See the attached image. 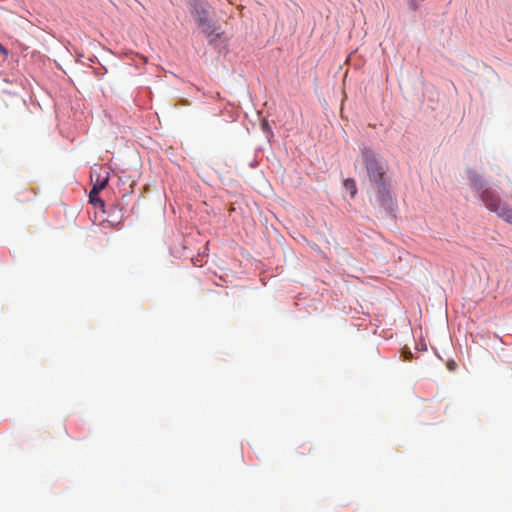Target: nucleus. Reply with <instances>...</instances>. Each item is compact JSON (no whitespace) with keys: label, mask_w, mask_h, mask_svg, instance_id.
<instances>
[{"label":"nucleus","mask_w":512,"mask_h":512,"mask_svg":"<svg viewBox=\"0 0 512 512\" xmlns=\"http://www.w3.org/2000/svg\"><path fill=\"white\" fill-rule=\"evenodd\" d=\"M362 156L370 182L376 191L378 202L384 207H390L392 198L386 186L385 165L380 162L376 155L370 150H363Z\"/></svg>","instance_id":"obj_1"},{"label":"nucleus","mask_w":512,"mask_h":512,"mask_svg":"<svg viewBox=\"0 0 512 512\" xmlns=\"http://www.w3.org/2000/svg\"><path fill=\"white\" fill-rule=\"evenodd\" d=\"M469 179L474 188L481 193V199L486 207L506 222L512 224V209L506 203H503L493 191L485 188L484 182L476 172H470Z\"/></svg>","instance_id":"obj_2"},{"label":"nucleus","mask_w":512,"mask_h":512,"mask_svg":"<svg viewBox=\"0 0 512 512\" xmlns=\"http://www.w3.org/2000/svg\"><path fill=\"white\" fill-rule=\"evenodd\" d=\"M190 11L203 33L208 36L214 33L215 28L210 19L211 7L205 0H192Z\"/></svg>","instance_id":"obj_3"},{"label":"nucleus","mask_w":512,"mask_h":512,"mask_svg":"<svg viewBox=\"0 0 512 512\" xmlns=\"http://www.w3.org/2000/svg\"><path fill=\"white\" fill-rule=\"evenodd\" d=\"M344 187L350 191L351 197H354L357 193V187L354 179H346L344 181Z\"/></svg>","instance_id":"obj_4"},{"label":"nucleus","mask_w":512,"mask_h":512,"mask_svg":"<svg viewBox=\"0 0 512 512\" xmlns=\"http://www.w3.org/2000/svg\"><path fill=\"white\" fill-rule=\"evenodd\" d=\"M108 184V178H104L102 181L98 182L97 184H95L93 186V188L91 189L92 190V195H98L100 193V191H102L106 185Z\"/></svg>","instance_id":"obj_5"},{"label":"nucleus","mask_w":512,"mask_h":512,"mask_svg":"<svg viewBox=\"0 0 512 512\" xmlns=\"http://www.w3.org/2000/svg\"><path fill=\"white\" fill-rule=\"evenodd\" d=\"M401 356L403 357L404 361H411L413 359L412 352L406 346L402 348Z\"/></svg>","instance_id":"obj_6"},{"label":"nucleus","mask_w":512,"mask_h":512,"mask_svg":"<svg viewBox=\"0 0 512 512\" xmlns=\"http://www.w3.org/2000/svg\"><path fill=\"white\" fill-rule=\"evenodd\" d=\"M89 199H90V203L94 204V205H100L101 207L104 206V202L103 200H101L98 195H92V190L90 191V194H89Z\"/></svg>","instance_id":"obj_7"},{"label":"nucleus","mask_w":512,"mask_h":512,"mask_svg":"<svg viewBox=\"0 0 512 512\" xmlns=\"http://www.w3.org/2000/svg\"><path fill=\"white\" fill-rule=\"evenodd\" d=\"M426 351L427 350V344L425 343V341L423 339H421L420 342H418V351Z\"/></svg>","instance_id":"obj_8"},{"label":"nucleus","mask_w":512,"mask_h":512,"mask_svg":"<svg viewBox=\"0 0 512 512\" xmlns=\"http://www.w3.org/2000/svg\"><path fill=\"white\" fill-rule=\"evenodd\" d=\"M0 52L3 53L4 55L8 54L7 49L2 44H0Z\"/></svg>","instance_id":"obj_9"},{"label":"nucleus","mask_w":512,"mask_h":512,"mask_svg":"<svg viewBox=\"0 0 512 512\" xmlns=\"http://www.w3.org/2000/svg\"><path fill=\"white\" fill-rule=\"evenodd\" d=\"M455 366H456V363H455V362H449V363H448V368H449L450 370H454V369H455Z\"/></svg>","instance_id":"obj_10"}]
</instances>
